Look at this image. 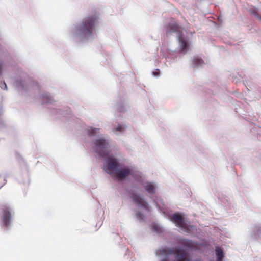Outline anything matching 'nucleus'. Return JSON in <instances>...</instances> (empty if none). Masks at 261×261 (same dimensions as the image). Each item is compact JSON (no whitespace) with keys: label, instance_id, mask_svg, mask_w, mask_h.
Segmentation results:
<instances>
[{"label":"nucleus","instance_id":"nucleus-8","mask_svg":"<svg viewBox=\"0 0 261 261\" xmlns=\"http://www.w3.org/2000/svg\"><path fill=\"white\" fill-rule=\"evenodd\" d=\"M133 202L138 206L148 210V204L137 193H133L131 196Z\"/></svg>","mask_w":261,"mask_h":261},{"label":"nucleus","instance_id":"nucleus-1","mask_svg":"<svg viewBox=\"0 0 261 261\" xmlns=\"http://www.w3.org/2000/svg\"><path fill=\"white\" fill-rule=\"evenodd\" d=\"M98 14L96 12L93 15L84 18L80 25L76 29V35L83 37L92 35L94 27L98 22Z\"/></svg>","mask_w":261,"mask_h":261},{"label":"nucleus","instance_id":"nucleus-11","mask_svg":"<svg viewBox=\"0 0 261 261\" xmlns=\"http://www.w3.org/2000/svg\"><path fill=\"white\" fill-rule=\"evenodd\" d=\"M216 254L217 257V261H222L224 257V253L222 250L219 247H216L215 249Z\"/></svg>","mask_w":261,"mask_h":261},{"label":"nucleus","instance_id":"nucleus-17","mask_svg":"<svg viewBox=\"0 0 261 261\" xmlns=\"http://www.w3.org/2000/svg\"><path fill=\"white\" fill-rule=\"evenodd\" d=\"M4 84L5 85V87L6 89H7V85H6V84L5 83Z\"/></svg>","mask_w":261,"mask_h":261},{"label":"nucleus","instance_id":"nucleus-15","mask_svg":"<svg viewBox=\"0 0 261 261\" xmlns=\"http://www.w3.org/2000/svg\"><path fill=\"white\" fill-rule=\"evenodd\" d=\"M152 74L154 76H158L160 74V71L159 69H156V71H153L152 72Z\"/></svg>","mask_w":261,"mask_h":261},{"label":"nucleus","instance_id":"nucleus-5","mask_svg":"<svg viewBox=\"0 0 261 261\" xmlns=\"http://www.w3.org/2000/svg\"><path fill=\"white\" fill-rule=\"evenodd\" d=\"M12 217V210L7 206L4 205L2 208V219L5 226H8L10 224Z\"/></svg>","mask_w":261,"mask_h":261},{"label":"nucleus","instance_id":"nucleus-3","mask_svg":"<svg viewBox=\"0 0 261 261\" xmlns=\"http://www.w3.org/2000/svg\"><path fill=\"white\" fill-rule=\"evenodd\" d=\"M170 219L176 226L181 228L186 232L190 231V227H193V226H190L185 222L184 218L179 213L174 214L172 215Z\"/></svg>","mask_w":261,"mask_h":261},{"label":"nucleus","instance_id":"nucleus-13","mask_svg":"<svg viewBox=\"0 0 261 261\" xmlns=\"http://www.w3.org/2000/svg\"><path fill=\"white\" fill-rule=\"evenodd\" d=\"M99 129L91 128L88 129V133L89 136H94L96 133L99 132Z\"/></svg>","mask_w":261,"mask_h":261},{"label":"nucleus","instance_id":"nucleus-12","mask_svg":"<svg viewBox=\"0 0 261 261\" xmlns=\"http://www.w3.org/2000/svg\"><path fill=\"white\" fill-rule=\"evenodd\" d=\"M192 62L193 67H196L201 65L203 63V61L198 57H196L193 59Z\"/></svg>","mask_w":261,"mask_h":261},{"label":"nucleus","instance_id":"nucleus-14","mask_svg":"<svg viewBox=\"0 0 261 261\" xmlns=\"http://www.w3.org/2000/svg\"><path fill=\"white\" fill-rule=\"evenodd\" d=\"M6 183V180L5 177L3 175H0V188L3 187Z\"/></svg>","mask_w":261,"mask_h":261},{"label":"nucleus","instance_id":"nucleus-7","mask_svg":"<svg viewBox=\"0 0 261 261\" xmlns=\"http://www.w3.org/2000/svg\"><path fill=\"white\" fill-rule=\"evenodd\" d=\"M180 27L176 21L172 19V21L166 25V34H170L172 33H177L180 35L181 33Z\"/></svg>","mask_w":261,"mask_h":261},{"label":"nucleus","instance_id":"nucleus-10","mask_svg":"<svg viewBox=\"0 0 261 261\" xmlns=\"http://www.w3.org/2000/svg\"><path fill=\"white\" fill-rule=\"evenodd\" d=\"M178 40L180 44V48L182 51L185 52L187 51L189 45L186 41L183 39L180 35L178 37Z\"/></svg>","mask_w":261,"mask_h":261},{"label":"nucleus","instance_id":"nucleus-16","mask_svg":"<svg viewBox=\"0 0 261 261\" xmlns=\"http://www.w3.org/2000/svg\"><path fill=\"white\" fill-rule=\"evenodd\" d=\"M116 129V130H118V131H122L123 130L122 127L120 125H119Z\"/></svg>","mask_w":261,"mask_h":261},{"label":"nucleus","instance_id":"nucleus-9","mask_svg":"<svg viewBox=\"0 0 261 261\" xmlns=\"http://www.w3.org/2000/svg\"><path fill=\"white\" fill-rule=\"evenodd\" d=\"M144 187L146 191L149 194H152L155 193V187L150 182H146L144 184Z\"/></svg>","mask_w":261,"mask_h":261},{"label":"nucleus","instance_id":"nucleus-2","mask_svg":"<svg viewBox=\"0 0 261 261\" xmlns=\"http://www.w3.org/2000/svg\"><path fill=\"white\" fill-rule=\"evenodd\" d=\"M95 151L101 157H107L109 155L110 145L109 142L105 139H97L94 142Z\"/></svg>","mask_w":261,"mask_h":261},{"label":"nucleus","instance_id":"nucleus-4","mask_svg":"<svg viewBox=\"0 0 261 261\" xmlns=\"http://www.w3.org/2000/svg\"><path fill=\"white\" fill-rule=\"evenodd\" d=\"M116 177L119 180H122L133 174L132 169L126 166L121 165L114 172Z\"/></svg>","mask_w":261,"mask_h":261},{"label":"nucleus","instance_id":"nucleus-6","mask_svg":"<svg viewBox=\"0 0 261 261\" xmlns=\"http://www.w3.org/2000/svg\"><path fill=\"white\" fill-rule=\"evenodd\" d=\"M121 165L114 157H109L107 161L106 171H112L115 172Z\"/></svg>","mask_w":261,"mask_h":261}]
</instances>
